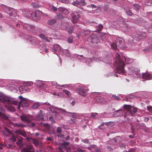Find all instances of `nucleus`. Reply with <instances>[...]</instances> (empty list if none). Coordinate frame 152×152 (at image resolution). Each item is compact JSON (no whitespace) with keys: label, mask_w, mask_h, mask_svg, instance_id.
Masks as SVG:
<instances>
[{"label":"nucleus","mask_w":152,"mask_h":152,"mask_svg":"<svg viewBox=\"0 0 152 152\" xmlns=\"http://www.w3.org/2000/svg\"><path fill=\"white\" fill-rule=\"evenodd\" d=\"M116 58L114 65L116 67L117 72L118 74L124 73V66L125 64L124 62L120 58V56L118 53H117L116 56Z\"/></svg>","instance_id":"1"},{"label":"nucleus","mask_w":152,"mask_h":152,"mask_svg":"<svg viewBox=\"0 0 152 152\" xmlns=\"http://www.w3.org/2000/svg\"><path fill=\"white\" fill-rule=\"evenodd\" d=\"M42 14V12L41 11H37L31 14L29 13H28L26 15L25 14V15L26 17L28 18L30 17V16L34 20H36L39 19Z\"/></svg>","instance_id":"2"},{"label":"nucleus","mask_w":152,"mask_h":152,"mask_svg":"<svg viewBox=\"0 0 152 152\" xmlns=\"http://www.w3.org/2000/svg\"><path fill=\"white\" fill-rule=\"evenodd\" d=\"M8 133L10 136H11V138L10 140L12 141L11 142H9L7 143L4 144L5 147H6L7 148L10 149H12L14 148V145L12 142H14L16 140V139L15 137L13 136V134L11 133V132L9 130L8 131Z\"/></svg>","instance_id":"3"},{"label":"nucleus","mask_w":152,"mask_h":152,"mask_svg":"<svg viewBox=\"0 0 152 152\" xmlns=\"http://www.w3.org/2000/svg\"><path fill=\"white\" fill-rule=\"evenodd\" d=\"M20 118L22 121L27 124H29L33 119L32 116L29 115H21Z\"/></svg>","instance_id":"4"},{"label":"nucleus","mask_w":152,"mask_h":152,"mask_svg":"<svg viewBox=\"0 0 152 152\" xmlns=\"http://www.w3.org/2000/svg\"><path fill=\"white\" fill-rule=\"evenodd\" d=\"M0 102L2 103L6 104L7 103L9 104H14L15 105H16L19 103L17 101H15L13 102H12L10 101L9 99H6L3 96H0Z\"/></svg>","instance_id":"5"},{"label":"nucleus","mask_w":152,"mask_h":152,"mask_svg":"<svg viewBox=\"0 0 152 152\" xmlns=\"http://www.w3.org/2000/svg\"><path fill=\"white\" fill-rule=\"evenodd\" d=\"M4 11L10 16H15L16 15V11L13 8L6 7L4 9Z\"/></svg>","instance_id":"6"},{"label":"nucleus","mask_w":152,"mask_h":152,"mask_svg":"<svg viewBox=\"0 0 152 152\" xmlns=\"http://www.w3.org/2000/svg\"><path fill=\"white\" fill-rule=\"evenodd\" d=\"M29 105V102L26 99H23L19 103V105L18 106V108L19 110L20 106H21L22 107H28Z\"/></svg>","instance_id":"7"},{"label":"nucleus","mask_w":152,"mask_h":152,"mask_svg":"<svg viewBox=\"0 0 152 152\" xmlns=\"http://www.w3.org/2000/svg\"><path fill=\"white\" fill-rule=\"evenodd\" d=\"M71 16L72 18V22L74 23H76L80 17V15L77 12H74L72 13Z\"/></svg>","instance_id":"8"},{"label":"nucleus","mask_w":152,"mask_h":152,"mask_svg":"<svg viewBox=\"0 0 152 152\" xmlns=\"http://www.w3.org/2000/svg\"><path fill=\"white\" fill-rule=\"evenodd\" d=\"M60 113H64V114H67L68 115L71 116L72 118H71V120L72 121L74 122L75 121V120L76 118V117L75 113L71 112H67L66 111L64 110L63 109H61V110Z\"/></svg>","instance_id":"9"},{"label":"nucleus","mask_w":152,"mask_h":152,"mask_svg":"<svg viewBox=\"0 0 152 152\" xmlns=\"http://www.w3.org/2000/svg\"><path fill=\"white\" fill-rule=\"evenodd\" d=\"M21 152H34V148L31 145H27L21 150Z\"/></svg>","instance_id":"10"},{"label":"nucleus","mask_w":152,"mask_h":152,"mask_svg":"<svg viewBox=\"0 0 152 152\" xmlns=\"http://www.w3.org/2000/svg\"><path fill=\"white\" fill-rule=\"evenodd\" d=\"M23 26L24 28L28 31L33 32L35 31V27L34 26L25 23Z\"/></svg>","instance_id":"11"},{"label":"nucleus","mask_w":152,"mask_h":152,"mask_svg":"<svg viewBox=\"0 0 152 152\" xmlns=\"http://www.w3.org/2000/svg\"><path fill=\"white\" fill-rule=\"evenodd\" d=\"M96 102L99 103L104 104L106 102V100L104 97L102 96L98 95L96 98Z\"/></svg>","instance_id":"12"},{"label":"nucleus","mask_w":152,"mask_h":152,"mask_svg":"<svg viewBox=\"0 0 152 152\" xmlns=\"http://www.w3.org/2000/svg\"><path fill=\"white\" fill-rule=\"evenodd\" d=\"M76 92L80 94L85 96L86 92V90L82 87H79L76 89Z\"/></svg>","instance_id":"13"},{"label":"nucleus","mask_w":152,"mask_h":152,"mask_svg":"<svg viewBox=\"0 0 152 152\" xmlns=\"http://www.w3.org/2000/svg\"><path fill=\"white\" fill-rule=\"evenodd\" d=\"M121 137L120 136H117L113 139L111 140L110 141V143L113 145L116 144L120 142L121 141Z\"/></svg>","instance_id":"14"},{"label":"nucleus","mask_w":152,"mask_h":152,"mask_svg":"<svg viewBox=\"0 0 152 152\" xmlns=\"http://www.w3.org/2000/svg\"><path fill=\"white\" fill-rule=\"evenodd\" d=\"M152 78V75L148 72H145L142 74V78L146 80H149Z\"/></svg>","instance_id":"15"},{"label":"nucleus","mask_w":152,"mask_h":152,"mask_svg":"<svg viewBox=\"0 0 152 152\" xmlns=\"http://www.w3.org/2000/svg\"><path fill=\"white\" fill-rule=\"evenodd\" d=\"M132 107L129 105L124 104V108L127 110L128 113H129L128 115H131L132 116H133V114L132 113L131 110V107Z\"/></svg>","instance_id":"16"},{"label":"nucleus","mask_w":152,"mask_h":152,"mask_svg":"<svg viewBox=\"0 0 152 152\" xmlns=\"http://www.w3.org/2000/svg\"><path fill=\"white\" fill-rule=\"evenodd\" d=\"M130 124L131 126V128L132 129L133 132L134 131V128H136L137 129H140L141 128V126L140 124H136L134 127L132 125V124L131 123H130ZM141 125L143 126L145 125L143 123H141Z\"/></svg>","instance_id":"17"},{"label":"nucleus","mask_w":152,"mask_h":152,"mask_svg":"<svg viewBox=\"0 0 152 152\" xmlns=\"http://www.w3.org/2000/svg\"><path fill=\"white\" fill-rule=\"evenodd\" d=\"M1 112H0V116L5 119H7L9 118V116L5 115L4 113H5L4 110L2 108H1Z\"/></svg>","instance_id":"18"},{"label":"nucleus","mask_w":152,"mask_h":152,"mask_svg":"<svg viewBox=\"0 0 152 152\" xmlns=\"http://www.w3.org/2000/svg\"><path fill=\"white\" fill-rule=\"evenodd\" d=\"M90 37L91 38L92 42L97 43L98 42L97 36L95 34H92L90 36Z\"/></svg>","instance_id":"19"},{"label":"nucleus","mask_w":152,"mask_h":152,"mask_svg":"<svg viewBox=\"0 0 152 152\" xmlns=\"http://www.w3.org/2000/svg\"><path fill=\"white\" fill-rule=\"evenodd\" d=\"M19 89L21 93H23L26 91H29V88L26 86H21L19 88Z\"/></svg>","instance_id":"20"},{"label":"nucleus","mask_w":152,"mask_h":152,"mask_svg":"<svg viewBox=\"0 0 152 152\" xmlns=\"http://www.w3.org/2000/svg\"><path fill=\"white\" fill-rule=\"evenodd\" d=\"M133 73L136 75L137 77H140L141 75L139 73L140 70L139 69L137 68H134L133 69Z\"/></svg>","instance_id":"21"},{"label":"nucleus","mask_w":152,"mask_h":152,"mask_svg":"<svg viewBox=\"0 0 152 152\" xmlns=\"http://www.w3.org/2000/svg\"><path fill=\"white\" fill-rule=\"evenodd\" d=\"M123 111L121 110H119L115 112L114 115L115 117L121 116L123 115Z\"/></svg>","instance_id":"22"},{"label":"nucleus","mask_w":152,"mask_h":152,"mask_svg":"<svg viewBox=\"0 0 152 152\" xmlns=\"http://www.w3.org/2000/svg\"><path fill=\"white\" fill-rule=\"evenodd\" d=\"M15 132L16 133L20 134L25 137H26V134L25 131L23 130H16Z\"/></svg>","instance_id":"23"},{"label":"nucleus","mask_w":152,"mask_h":152,"mask_svg":"<svg viewBox=\"0 0 152 152\" xmlns=\"http://www.w3.org/2000/svg\"><path fill=\"white\" fill-rule=\"evenodd\" d=\"M61 109L60 110V113H55V116H56L55 118L56 119H58V120H60L62 119L63 118V116L61 114H64V113H60L61 110Z\"/></svg>","instance_id":"24"},{"label":"nucleus","mask_w":152,"mask_h":152,"mask_svg":"<svg viewBox=\"0 0 152 152\" xmlns=\"http://www.w3.org/2000/svg\"><path fill=\"white\" fill-rule=\"evenodd\" d=\"M58 10L59 11L62 12L64 14H67L69 13L68 11L64 7H59L58 8Z\"/></svg>","instance_id":"25"},{"label":"nucleus","mask_w":152,"mask_h":152,"mask_svg":"<svg viewBox=\"0 0 152 152\" xmlns=\"http://www.w3.org/2000/svg\"><path fill=\"white\" fill-rule=\"evenodd\" d=\"M17 141L16 142L17 144L20 147H21L23 145V138H17Z\"/></svg>","instance_id":"26"},{"label":"nucleus","mask_w":152,"mask_h":152,"mask_svg":"<svg viewBox=\"0 0 152 152\" xmlns=\"http://www.w3.org/2000/svg\"><path fill=\"white\" fill-rule=\"evenodd\" d=\"M90 34V31L89 30L84 29L81 33V34L83 36H85L88 35Z\"/></svg>","instance_id":"27"},{"label":"nucleus","mask_w":152,"mask_h":152,"mask_svg":"<svg viewBox=\"0 0 152 152\" xmlns=\"http://www.w3.org/2000/svg\"><path fill=\"white\" fill-rule=\"evenodd\" d=\"M42 110H40L39 112L37 115L36 116L37 118L39 120H42L43 119V116L42 115Z\"/></svg>","instance_id":"28"},{"label":"nucleus","mask_w":152,"mask_h":152,"mask_svg":"<svg viewBox=\"0 0 152 152\" xmlns=\"http://www.w3.org/2000/svg\"><path fill=\"white\" fill-rule=\"evenodd\" d=\"M37 39L35 37H31L29 40V42L33 45H35L37 42Z\"/></svg>","instance_id":"29"},{"label":"nucleus","mask_w":152,"mask_h":152,"mask_svg":"<svg viewBox=\"0 0 152 152\" xmlns=\"http://www.w3.org/2000/svg\"><path fill=\"white\" fill-rule=\"evenodd\" d=\"M8 109L11 112H13L15 110V108L11 104H8L6 106Z\"/></svg>","instance_id":"30"},{"label":"nucleus","mask_w":152,"mask_h":152,"mask_svg":"<svg viewBox=\"0 0 152 152\" xmlns=\"http://www.w3.org/2000/svg\"><path fill=\"white\" fill-rule=\"evenodd\" d=\"M39 37L42 39L45 40L46 41L49 42H50V40H49L47 38V37H45L43 34H40L39 35Z\"/></svg>","instance_id":"31"},{"label":"nucleus","mask_w":152,"mask_h":152,"mask_svg":"<svg viewBox=\"0 0 152 152\" xmlns=\"http://www.w3.org/2000/svg\"><path fill=\"white\" fill-rule=\"evenodd\" d=\"M39 37L42 39L45 40L46 41L49 42H50V40H49L47 38V37H45L43 34H40L39 35Z\"/></svg>","instance_id":"32"},{"label":"nucleus","mask_w":152,"mask_h":152,"mask_svg":"<svg viewBox=\"0 0 152 152\" xmlns=\"http://www.w3.org/2000/svg\"><path fill=\"white\" fill-rule=\"evenodd\" d=\"M124 58L125 60L126 63L127 64H130L132 63L133 61V60L131 58H126L125 57H124Z\"/></svg>","instance_id":"33"},{"label":"nucleus","mask_w":152,"mask_h":152,"mask_svg":"<svg viewBox=\"0 0 152 152\" xmlns=\"http://www.w3.org/2000/svg\"><path fill=\"white\" fill-rule=\"evenodd\" d=\"M64 18L62 14L61 13H57L56 18L58 20H62Z\"/></svg>","instance_id":"34"},{"label":"nucleus","mask_w":152,"mask_h":152,"mask_svg":"<svg viewBox=\"0 0 152 152\" xmlns=\"http://www.w3.org/2000/svg\"><path fill=\"white\" fill-rule=\"evenodd\" d=\"M40 104L38 102L34 103L32 105L31 107L33 109H36L39 107Z\"/></svg>","instance_id":"35"},{"label":"nucleus","mask_w":152,"mask_h":152,"mask_svg":"<svg viewBox=\"0 0 152 152\" xmlns=\"http://www.w3.org/2000/svg\"><path fill=\"white\" fill-rule=\"evenodd\" d=\"M117 43L118 47L121 48L122 47L123 42L121 39H120L118 40H117Z\"/></svg>","instance_id":"36"},{"label":"nucleus","mask_w":152,"mask_h":152,"mask_svg":"<svg viewBox=\"0 0 152 152\" xmlns=\"http://www.w3.org/2000/svg\"><path fill=\"white\" fill-rule=\"evenodd\" d=\"M38 86L42 88H45L46 87V85L42 82H39V83L37 84Z\"/></svg>","instance_id":"37"},{"label":"nucleus","mask_w":152,"mask_h":152,"mask_svg":"<svg viewBox=\"0 0 152 152\" xmlns=\"http://www.w3.org/2000/svg\"><path fill=\"white\" fill-rule=\"evenodd\" d=\"M79 5L83 6L86 5V4L85 0H80L79 1Z\"/></svg>","instance_id":"38"},{"label":"nucleus","mask_w":152,"mask_h":152,"mask_svg":"<svg viewBox=\"0 0 152 152\" xmlns=\"http://www.w3.org/2000/svg\"><path fill=\"white\" fill-rule=\"evenodd\" d=\"M103 26L101 24H100L98 26H96V28L97 31H101L103 29Z\"/></svg>","instance_id":"39"},{"label":"nucleus","mask_w":152,"mask_h":152,"mask_svg":"<svg viewBox=\"0 0 152 152\" xmlns=\"http://www.w3.org/2000/svg\"><path fill=\"white\" fill-rule=\"evenodd\" d=\"M56 22V21L55 19H50L49 20L48 23L49 24L53 25Z\"/></svg>","instance_id":"40"},{"label":"nucleus","mask_w":152,"mask_h":152,"mask_svg":"<svg viewBox=\"0 0 152 152\" xmlns=\"http://www.w3.org/2000/svg\"><path fill=\"white\" fill-rule=\"evenodd\" d=\"M32 141L33 143L36 147H37L39 146V142L36 139H32Z\"/></svg>","instance_id":"41"},{"label":"nucleus","mask_w":152,"mask_h":152,"mask_svg":"<svg viewBox=\"0 0 152 152\" xmlns=\"http://www.w3.org/2000/svg\"><path fill=\"white\" fill-rule=\"evenodd\" d=\"M24 126V125L21 124H14V126L19 128H22Z\"/></svg>","instance_id":"42"},{"label":"nucleus","mask_w":152,"mask_h":152,"mask_svg":"<svg viewBox=\"0 0 152 152\" xmlns=\"http://www.w3.org/2000/svg\"><path fill=\"white\" fill-rule=\"evenodd\" d=\"M125 10V12H126V14L129 15V16H131L132 15V12L131 10Z\"/></svg>","instance_id":"43"},{"label":"nucleus","mask_w":152,"mask_h":152,"mask_svg":"<svg viewBox=\"0 0 152 152\" xmlns=\"http://www.w3.org/2000/svg\"><path fill=\"white\" fill-rule=\"evenodd\" d=\"M117 45H118V44L117 43L114 42L111 44V46L113 49L115 50L117 48Z\"/></svg>","instance_id":"44"},{"label":"nucleus","mask_w":152,"mask_h":152,"mask_svg":"<svg viewBox=\"0 0 152 152\" xmlns=\"http://www.w3.org/2000/svg\"><path fill=\"white\" fill-rule=\"evenodd\" d=\"M152 49V44L151 45V46H149V47L148 49H143V51L145 53L148 52V51Z\"/></svg>","instance_id":"45"},{"label":"nucleus","mask_w":152,"mask_h":152,"mask_svg":"<svg viewBox=\"0 0 152 152\" xmlns=\"http://www.w3.org/2000/svg\"><path fill=\"white\" fill-rule=\"evenodd\" d=\"M46 45L44 44L41 45L40 46V49L42 51H45V49L46 48Z\"/></svg>","instance_id":"46"},{"label":"nucleus","mask_w":152,"mask_h":152,"mask_svg":"<svg viewBox=\"0 0 152 152\" xmlns=\"http://www.w3.org/2000/svg\"><path fill=\"white\" fill-rule=\"evenodd\" d=\"M72 4L73 6L78 7L79 5V1L77 0L76 1L72 2Z\"/></svg>","instance_id":"47"},{"label":"nucleus","mask_w":152,"mask_h":152,"mask_svg":"<svg viewBox=\"0 0 152 152\" xmlns=\"http://www.w3.org/2000/svg\"><path fill=\"white\" fill-rule=\"evenodd\" d=\"M115 124L114 122L110 121L105 123V125L107 126H110L113 125Z\"/></svg>","instance_id":"48"},{"label":"nucleus","mask_w":152,"mask_h":152,"mask_svg":"<svg viewBox=\"0 0 152 152\" xmlns=\"http://www.w3.org/2000/svg\"><path fill=\"white\" fill-rule=\"evenodd\" d=\"M146 36V34L144 32H142L139 36V39H142L145 38Z\"/></svg>","instance_id":"49"},{"label":"nucleus","mask_w":152,"mask_h":152,"mask_svg":"<svg viewBox=\"0 0 152 152\" xmlns=\"http://www.w3.org/2000/svg\"><path fill=\"white\" fill-rule=\"evenodd\" d=\"M119 146L122 149H125L126 148V145L125 143H121L120 144Z\"/></svg>","instance_id":"50"},{"label":"nucleus","mask_w":152,"mask_h":152,"mask_svg":"<svg viewBox=\"0 0 152 152\" xmlns=\"http://www.w3.org/2000/svg\"><path fill=\"white\" fill-rule=\"evenodd\" d=\"M98 115V113H93L91 114V117L93 119H95L96 118V116Z\"/></svg>","instance_id":"51"},{"label":"nucleus","mask_w":152,"mask_h":152,"mask_svg":"<svg viewBox=\"0 0 152 152\" xmlns=\"http://www.w3.org/2000/svg\"><path fill=\"white\" fill-rule=\"evenodd\" d=\"M32 6L34 8H38L39 7V5L36 3H33L31 4Z\"/></svg>","instance_id":"52"},{"label":"nucleus","mask_w":152,"mask_h":152,"mask_svg":"<svg viewBox=\"0 0 152 152\" xmlns=\"http://www.w3.org/2000/svg\"><path fill=\"white\" fill-rule=\"evenodd\" d=\"M74 27L73 26L69 28V30L68 31V33L71 34L72 33V31L74 30Z\"/></svg>","instance_id":"53"},{"label":"nucleus","mask_w":152,"mask_h":152,"mask_svg":"<svg viewBox=\"0 0 152 152\" xmlns=\"http://www.w3.org/2000/svg\"><path fill=\"white\" fill-rule=\"evenodd\" d=\"M48 119L51 122V123L53 124H54L55 123V121L54 120V119L53 118V117L51 116L49 117Z\"/></svg>","instance_id":"54"},{"label":"nucleus","mask_w":152,"mask_h":152,"mask_svg":"<svg viewBox=\"0 0 152 152\" xmlns=\"http://www.w3.org/2000/svg\"><path fill=\"white\" fill-rule=\"evenodd\" d=\"M43 126L45 127L47 129H49L50 128V125L48 124H44Z\"/></svg>","instance_id":"55"},{"label":"nucleus","mask_w":152,"mask_h":152,"mask_svg":"<svg viewBox=\"0 0 152 152\" xmlns=\"http://www.w3.org/2000/svg\"><path fill=\"white\" fill-rule=\"evenodd\" d=\"M67 41L69 43H72L73 42V38L71 37H69L67 39Z\"/></svg>","instance_id":"56"},{"label":"nucleus","mask_w":152,"mask_h":152,"mask_svg":"<svg viewBox=\"0 0 152 152\" xmlns=\"http://www.w3.org/2000/svg\"><path fill=\"white\" fill-rule=\"evenodd\" d=\"M134 7L137 10H139L140 9V6L137 4H134L133 5Z\"/></svg>","instance_id":"57"},{"label":"nucleus","mask_w":152,"mask_h":152,"mask_svg":"<svg viewBox=\"0 0 152 152\" xmlns=\"http://www.w3.org/2000/svg\"><path fill=\"white\" fill-rule=\"evenodd\" d=\"M63 91L65 93V94L66 95H68V96L69 95L70 93L68 91H67L66 90H65V89H64L63 90Z\"/></svg>","instance_id":"58"},{"label":"nucleus","mask_w":152,"mask_h":152,"mask_svg":"<svg viewBox=\"0 0 152 152\" xmlns=\"http://www.w3.org/2000/svg\"><path fill=\"white\" fill-rule=\"evenodd\" d=\"M57 133H60L62 131V128L61 127H58L57 128L56 130Z\"/></svg>","instance_id":"59"},{"label":"nucleus","mask_w":152,"mask_h":152,"mask_svg":"<svg viewBox=\"0 0 152 152\" xmlns=\"http://www.w3.org/2000/svg\"><path fill=\"white\" fill-rule=\"evenodd\" d=\"M33 84V83L31 82H28L26 83V86H29Z\"/></svg>","instance_id":"60"},{"label":"nucleus","mask_w":152,"mask_h":152,"mask_svg":"<svg viewBox=\"0 0 152 152\" xmlns=\"http://www.w3.org/2000/svg\"><path fill=\"white\" fill-rule=\"evenodd\" d=\"M132 113L133 114V115L134 114L137 112V109L136 108H134L132 111Z\"/></svg>","instance_id":"61"},{"label":"nucleus","mask_w":152,"mask_h":152,"mask_svg":"<svg viewBox=\"0 0 152 152\" xmlns=\"http://www.w3.org/2000/svg\"><path fill=\"white\" fill-rule=\"evenodd\" d=\"M112 97L115 100H118L120 99L119 98V97L118 96H116L114 95H113L112 96Z\"/></svg>","instance_id":"62"},{"label":"nucleus","mask_w":152,"mask_h":152,"mask_svg":"<svg viewBox=\"0 0 152 152\" xmlns=\"http://www.w3.org/2000/svg\"><path fill=\"white\" fill-rule=\"evenodd\" d=\"M51 10H53L54 12H56L57 11V8L54 6H53L51 8Z\"/></svg>","instance_id":"63"},{"label":"nucleus","mask_w":152,"mask_h":152,"mask_svg":"<svg viewBox=\"0 0 152 152\" xmlns=\"http://www.w3.org/2000/svg\"><path fill=\"white\" fill-rule=\"evenodd\" d=\"M147 109L149 111L152 113V107L151 106H148L147 107Z\"/></svg>","instance_id":"64"}]
</instances>
